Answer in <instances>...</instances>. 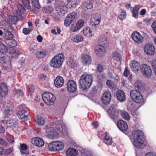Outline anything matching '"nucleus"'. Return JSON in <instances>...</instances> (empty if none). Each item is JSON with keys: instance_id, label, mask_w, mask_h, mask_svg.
Returning a JSON list of instances; mask_svg holds the SVG:
<instances>
[{"instance_id": "obj_1", "label": "nucleus", "mask_w": 156, "mask_h": 156, "mask_svg": "<svg viewBox=\"0 0 156 156\" xmlns=\"http://www.w3.org/2000/svg\"><path fill=\"white\" fill-rule=\"evenodd\" d=\"M132 136L134 139L133 145L137 149H143L146 146L145 137L144 134L140 130H135L133 133Z\"/></svg>"}, {"instance_id": "obj_2", "label": "nucleus", "mask_w": 156, "mask_h": 156, "mask_svg": "<svg viewBox=\"0 0 156 156\" xmlns=\"http://www.w3.org/2000/svg\"><path fill=\"white\" fill-rule=\"evenodd\" d=\"M46 132L50 138H55V136L58 134H63L66 131L65 127L60 124L51 125V126L46 127Z\"/></svg>"}, {"instance_id": "obj_3", "label": "nucleus", "mask_w": 156, "mask_h": 156, "mask_svg": "<svg viewBox=\"0 0 156 156\" xmlns=\"http://www.w3.org/2000/svg\"><path fill=\"white\" fill-rule=\"evenodd\" d=\"M73 2V0H67L66 5L62 2H56L55 3V9L58 14H65L67 12L69 8H70L74 6L73 4L72 3Z\"/></svg>"}, {"instance_id": "obj_4", "label": "nucleus", "mask_w": 156, "mask_h": 156, "mask_svg": "<svg viewBox=\"0 0 156 156\" xmlns=\"http://www.w3.org/2000/svg\"><path fill=\"white\" fill-rule=\"evenodd\" d=\"M92 76L83 73L81 76L79 81L80 87L83 90L90 87L93 81Z\"/></svg>"}, {"instance_id": "obj_5", "label": "nucleus", "mask_w": 156, "mask_h": 156, "mask_svg": "<svg viewBox=\"0 0 156 156\" xmlns=\"http://www.w3.org/2000/svg\"><path fill=\"white\" fill-rule=\"evenodd\" d=\"M64 56L62 53L58 54L55 56L50 62V66L54 68H59L62 65Z\"/></svg>"}, {"instance_id": "obj_6", "label": "nucleus", "mask_w": 156, "mask_h": 156, "mask_svg": "<svg viewBox=\"0 0 156 156\" xmlns=\"http://www.w3.org/2000/svg\"><path fill=\"white\" fill-rule=\"evenodd\" d=\"M130 95L133 101L136 103L141 104L144 101V99L140 92L136 89L131 90Z\"/></svg>"}, {"instance_id": "obj_7", "label": "nucleus", "mask_w": 156, "mask_h": 156, "mask_svg": "<svg viewBox=\"0 0 156 156\" xmlns=\"http://www.w3.org/2000/svg\"><path fill=\"white\" fill-rule=\"evenodd\" d=\"M5 109L4 114L5 117L9 118L12 116L14 113L12 103L10 101H6L4 105Z\"/></svg>"}, {"instance_id": "obj_8", "label": "nucleus", "mask_w": 156, "mask_h": 156, "mask_svg": "<svg viewBox=\"0 0 156 156\" xmlns=\"http://www.w3.org/2000/svg\"><path fill=\"white\" fill-rule=\"evenodd\" d=\"M17 115L19 118L23 121L28 119L27 113V109L25 105H20L17 108Z\"/></svg>"}, {"instance_id": "obj_9", "label": "nucleus", "mask_w": 156, "mask_h": 156, "mask_svg": "<svg viewBox=\"0 0 156 156\" xmlns=\"http://www.w3.org/2000/svg\"><path fill=\"white\" fill-rule=\"evenodd\" d=\"M42 99L44 102L48 105H52L55 100V98L51 93L46 92L42 95Z\"/></svg>"}, {"instance_id": "obj_10", "label": "nucleus", "mask_w": 156, "mask_h": 156, "mask_svg": "<svg viewBox=\"0 0 156 156\" xmlns=\"http://www.w3.org/2000/svg\"><path fill=\"white\" fill-rule=\"evenodd\" d=\"M64 144L62 142L56 141L50 143L48 146L49 151H58L62 150L64 147Z\"/></svg>"}, {"instance_id": "obj_11", "label": "nucleus", "mask_w": 156, "mask_h": 156, "mask_svg": "<svg viewBox=\"0 0 156 156\" xmlns=\"http://www.w3.org/2000/svg\"><path fill=\"white\" fill-rule=\"evenodd\" d=\"M108 111L109 117L115 122V120L117 119L119 117V111L116 109L114 106H111Z\"/></svg>"}, {"instance_id": "obj_12", "label": "nucleus", "mask_w": 156, "mask_h": 156, "mask_svg": "<svg viewBox=\"0 0 156 156\" xmlns=\"http://www.w3.org/2000/svg\"><path fill=\"white\" fill-rule=\"evenodd\" d=\"M84 23L83 20H80L75 23L71 25L70 30L73 32H76L83 26Z\"/></svg>"}, {"instance_id": "obj_13", "label": "nucleus", "mask_w": 156, "mask_h": 156, "mask_svg": "<svg viewBox=\"0 0 156 156\" xmlns=\"http://www.w3.org/2000/svg\"><path fill=\"white\" fill-rule=\"evenodd\" d=\"M111 95L110 92L108 90L105 91L102 97V101L103 103L105 105L109 104L111 101Z\"/></svg>"}, {"instance_id": "obj_14", "label": "nucleus", "mask_w": 156, "mask_h": 156, "mask_svg": "<svg viewBox=\"0 0 156 156\" xmlns=\"http://www.w3.org/2000/svg\"><path fill=\"white\" fill-rule=\"evenodd\" d=\"M67 89L69 92H74L76 90V82L72 80H69L67 83Z\"/></svg>"}, {"instance_id": "obj_15", "label": "nucleus", "mask_w": 156, "mask_h": 156, "mask_svg": "<svg viewBox=\"0 0 156 156\" xmlns=\"http://www.w3.org/2000/svg\"><path fill=\"white\" fill-rule=\"evenodd\" d=\"M76 15L75 12H73L68 15L64 20V25L66 26H69L74 20Z\"/></svg>"}, {"instance_id": "obj_16", "label": "nucleus", "mask_w": 156, "mask_h": 156, "mask_svg": "<svg viewBox=\"0 0 156 156\" xmlns=\"http://www.w3.org/2000/svg\"><path fill=\"white\" fill-rule=\"evenodd\" d=\"M132 39L136 42L139 43L142 42L144 38L140 34V33L137 31L133 32L131 35Z\"/></svg>"}, {"instance_id": "obj_17", "label": "nucleus", "mask_w": 156, "mask_h": 156, "mask_svg": "<svg viewBox=\"0 0 156 156\" xmlns=\"http://www.w3.org/2000/svg\"><path fill=\"white\" fill-rule=\"evenodd\" d=\"M101 16L100 14L96 13L92 15L91 18L90 23L92 26H95L98 25L100 22Z\"/></svg>"}, {"instance_id": "obj_18", "label": "nucleus", "mask_w": 156, "mask_h": 156, "mask_svg": "<svg viewBox=\"0 0 156 156\" xmlns=\"http://www.w3.org/2000/svg\"><path fill=\"white\" fill-rule=\"evenodd\" d=\"M31 143L35 146L39 147L43 146L44 142L43 140L39 137H35L31 140Z\"/></svg>"}, {"instance_id": "obj_19", "label": "nucleus", "mask_w": 156, "mask_h": 156, "mask_svg": "<svg viewBox=\"0 0 156 156\" xmlns=\"http://www.w3.org/2000/svg\"><path fill=\"white\" fill-rule=\"evenodd\" d=\"M117 125L118 128L121 131H125L128 129L127 124L126 122L122 120L118 121Z\"/></svg>"}, {"instance_id": "obj_20", "label": "nucleus", "mask_w": 156, "mask_h": 156, "mask_svg": "<svg viewBox=\"0 0 156 156\" xmlns=\"http://www.w3.org/2000/svg\"><path fill=\"white\" fill-rule=\"evenodd\" d=\"M95 52L98 56L101 57L105 55V51L104 46L99 45L96 47Z\"/></svg>"}, {"instance_id": "obj_21", "label": "nucleus", "mask_w": 156, "mask_h": 156, "mask_svg": "<svg viewBox=\"0 0 156 156\" xmlns=\"http://www.w3.org/2000/svg\"><path fill=\"white\" fill-rule=\"evenodd\" d=\"M139 62L136 61H133L131 62L130 63V66L132 70L135 73H138L139 71Z\"/></svg>"}, {"instance_id": "obj_22", "label": "nucleus", "mask_w": 156, "mask_h": 156, "mask_svg": "<svg viewBox=\"0 0 156 156\" xmlns=\"http://www.w3.org/2000/svg\"><path fill=\"white\" fill-rule=\"evenodd\" d=\"M117 99L120 102H123L126 100V96L124 92L122 90H119L116 93Z\"/></svg>"}, {"instance_id": "obj_23", "label": "nucleus", "mask_w": 156, "mask_h": 156, "mask_svg": "<svg viewBox=\"0 0 156 156\" xmlns=\"http://www.w3.org/2000/svg\"><path fill=\"white\" fill-rule=\"evenodd\" d=\"M78 154V151L73 148H69L66 151V154L67 156H76Z\"/></svg>"}, {"instance_id": "obj_24", "label": "nucleus", "mask_w": 156, "mask_h": 156, "mask_svg": "<svg viewBox=\"0 0 156 156\" xmlns=\"http://www.w3.org/2000/svg\"><path fill=\"white\" fill-rule=\"evenodd\" d=\"M8 94L7 88L6 85L4 83L1 85L0 89V94L2 97L5 96Z\"/></svg>"}, {"instance_id": "obj_25", "label": "nucleus", "mask_w": 156, "mask_h": 156, "mask_svg": "<svg viewBox=\"0 0 156 156\" xmlns=\"http://www.w3.org/2000/svg\"><path fill=\"white\" fill-rule=\"evenodd\" d=\"M54 83L56 87H60L63 85L64 83V80L62 77L58 76L55 79Z\"/></svg>"}, {"instance_id": "obj_26", "label": "nucleus", "mask_w": 156, "mask_h": 156, "mask_svg": "<svg viewBox=\"0 0 156 156\" xmlns=\"http://www.w3.org/2000/svg\"><path fill=\"white\" fill-rule=\"evenodd\" d=\"M135 87L138 89V90H145V84L143 82L138 81L134 84Z\"/></svg>"}, {"instance_id": "obj_27", "label": "nucleus", "mask_w": 156, "mask_h": 156, "mask_svg": "<svg viewBox=\"0 0 156 156\" xmlns=\"http://www.w3.org/2000/svg\"><path fill=\"white\" fill-rule=\"evenodd\" d=\"M155 51V49L152 44L147 45V55H153Z\"/></svg>"}, {"instance_id": "obj_28", "label": "nucleus", "mask_w": 156, "mask_h": 156, "mask_svg": "<svg viewBox=\"0 0 156 156\" xmlns=\"http://www.w3.org/2000/svg\"><path fill=\"white\" fill-rule=\"evenodd\" d=\"M99 42L102 46L107 45L108 42L106 37L105 35H102L99 37Z\"/></svg>"}, {"instance_id": "obj_29", "label": "nucleus", "mask_w": 156, "mask_h": 156, "mask_svg": "<svg viewBox=\"0 0 156 156\" xmlns=\"http://www.w3.org/2000/svg\"><path fill=\"white\" fill-rule=\"evenodd\" d=\"M81 60L83 64L86 65L89 64L91 61V58L90 56L87 55H83L82 58Z\"/></svg>"}, {"instance_id": "obj_30", "label": "nucleus", "mask_w": 156, "mask_h": 156, "mask_svg": "<svg viewBox=\"0 0 156 156\" xmlns=\"http://www.w3.org/2000/svg\"><path fill=\"white\" fill-rule=\"evenodd\" d=\"M105 134V136L104 138V142L107 145H110L112 142V138L109 136L108 133L106 132Z\"/></svg>"}, {"instance_id": "obj_31", "label": "nucleus", "mask_w": 156, "mask_h": 156, "mask_svg": "<svg viewBox=\"0 0 156 156\" xmlns=\"http://www.w3.org/2000/svg\"><path fill=\"white\" fill-rule=\"evenodd\" d=\"M48 53L46 50H42L37 51L36 53L37 57L39 58H42L47 55Z\"/></svg>"}, {"instance_id": "obj_32", "label": "nucleus", "mask_w": 156, "mask_h": 156, "mask_svg": "<svg viewBox=\"0 0 156 156\" xmlns=\"http://www.w3.org/2000/svg\"><path fill=\"white\" fill-rule=\"evenodd\" d=\"M81 156H93L92 152L90 150L83 149L81 150Z\"/></svg>"}, {"instance_id": "obj_33", "label": "nucleus", "mask_w": 156, "mask_h": 156, "mask_svg": "<svg viewBox=\"0 0 156 156\" xmlns=\"http://www.w3.org/2000/svg\"><path fill=\"white\" fill-rule=\"evenodd\" d=\"M67 64L70 67L73 68L76 67L77 66V63L73 61L72 58H70L68 59Z\"/></svg>"}, {"instance_id": "obj_34", "label": "nucleus", "mask_w": 156, "mask_h": 156, "mask_svg": "<svg viewBox=\"0 0 156 156\" xmlns=\"http://www.w3.org/2000/svg\"><path fill=\"white\" fill-rule=\"evenodd\" d=\"M83 32V34L87 37H90L93 35L91 30L88 27H87L84 28Z\"/></svg>"}, {"instance_id": "obj_35", "label": "nucleus", "mask_w": 156, "mask_h": 156, "mask_svg": "<svg viewBox=\"0 0 156 156\" xmlns=\"http://www.w3.org/2000/svg\"><path fill=\"white\" fill-rule=\"evenodd\" d=\"M140 9L139 5L135 6L132 10L133 15L136 18H138V12Z\"/></svg>"}, {"instance_id": "obj_36", "label": "nucleus", "mask_w": 156, "mask_h": 156, "mask_svg": "<svg viewBox=\"0 0 156 156\" xmlns=\"http://www.w3.org/2000/svg\"><path fill=\"white\" fill-rule=\"evenodd\" d=\"M14 94L15 96L17 98L22 97L24 94L23 91L20 89H15L14 91Z\"/></svg>"}, {"instance_id": "obj_37", "label": "nucleus", "mask_w": 156, "mask_h": 156, "mask_svg": "<svg viewBox=\"0 0 156 156\" xmlns=\"http://www.w3.org/2000/svg\"><path fill=\"white\" fill-rule=\"evenodd\" d=\"M36 122L39 125H43L45 123L44 119L40 116H37L35 119Z\"/></svg>"}, {"instance_id": "obj_38", "label": "nucleus", "mask_w": 156, "mask_h": 156, "mask_svg": "<svg viewBox=\"0 0 156 156\" xmlns=\"http://www.w3.org/2000/svg\"><path fill=\"white\" fill-rule=\"evenodd\" d=\"M13 27L12 25L7 24L5 27L4 29L6 31L8 32L9 34L12 36L11 32L13 30Z\"/></svg>"}, {"instance_id": "obj_39", "label": "nucleus", "mask_w": 156, "mask_h": 156, "mask_svg": "<svg viewBox=\"0 0 156 156\" xmlns=\"http://www.w3.org/2000/svg\"><path fill=\"white\" fill-rule=\"evenodd\" d=\"M121 115L122 118L125 120L129 121L130 119V117L129 113L126 111H122Z\"/></svg>"}, {"instance_id": "obj_40", "label": "nucleus", "mask_w": 156, "mask_h": 156, "mask_svg": "<svg viewBox=\"0 0 156 156\" xmlns=\"http://www.w3.org/2000/svg\"><path fill=\"white\" fill-rule=\"evenodd\" d=\"M8 19L12 23H14L19 21L18 17L16 16H9L8 17Z\"/></svg>"}, {"instance_id": "obj_41", "label": "nucleus", "mask_w": 156, "mask_h": 156, "mask_svg": "<svg viewBox=\"0 0 156 156\" xmlns=\"http://www.w3.org/2000/svg\"><path fill=\"white\" fill-rule=\"evenodd\" d=\"M83 40V38L81 35L78 34L74 36L73 41L75 42H79Z\"/></svg>"}, {"instance_id": "obj_42", "label": "nucleus", "mask_w": 156, "mask_h": 156, "mask_svg": "<svg viewBox=\"0 0 156 156\" xmlns=\"http://www.w3.org/2000/svg\"><path fill=\"white\" fill-rule=\"evenodd\" d=\"M146 64H142L140 67V69L142 73L145 76H146Z\"/></svg>"}, {"instance_id": "obj_43", "label": "nucleus", "mask_w": 156, "mask_h": 156, "mask_svg": "<svg viewBox=\"0 0 156 156\" xmlns=\"http://www.w3.org/2000/svg\"><path fill=\"white\" fill-rule=\"evenodd\" d=\"M16 123V121L13 119H10L7 120L6 122V124L8 127H11Z\"/></svg>"}, {"instance_id": "obj_44", "label": "nucleus", "mask_w": 156, "mask_h": 156, "mask_svg": "<svg viewBox=\"0 0 156 156\" xmlns=\"http://www.w3.org/2000/svg\"><path fill=\"white\" fill-rule=\"evenodd\" d=\"M138 108L135 105H132L130 108L132 115L135 116L136 115L135 112L138 110Z\"/></svg>"}, {"instance_id": "obj_45", "label": "nucleus", "mask_w": 156, "mask_h": 156, "mask_svg": "<svg viewBox=\"0 0 156 156\" xmlns=\"http://www.w3.org/2000/svg\"><path fill=\"white\" fill-rule=\"evenodd\" d=\"M112 58L113 59L117 61H120L121 58V57L120 54L117 52H115L113 54Z\"/></svg>"}, {"instance_id": "obj_46", "label": "nucleus", "mask_w": 156, "mask_h": 156, "mask_svg": "<svg viewBox=\"0 0 156 156\" xmlns=\"http://www.w3.org/2000/svg\"><path fill=\"white\" fill-rule=\"evenodd\" d=\"M22 2L25 7L27 9L31 10L30 3L28 0H22Z\"/></svg>"}, {"instance_id": "obj_47", "label": "nucleus", "mask_w": 156, "mask_h": 156, "mask_svg": "<svg viewBox=\"0 0 156 156\" xmlns=\"http://www.w3.org/2000/svg\"><path fill=\"white\" fill-rule=\"evenodd\" d=\"M31 3L33 6L35 8L39 9L40 8V5L39 3L38 0H32Z\"/></svg>"}, {"instance_id": "obj_48", "label": "nucleus", "mask_w": 156, "mask_h": 156, "mask_svg": "<svg viewBox=\"0 0 156 156\" xmlns=\"http://www.w3.org/2000/svg\"><path fill=\"white\" fill-rule=\"evenodd\" d=\"M20 150L22 154H25L23 152V151H25L27 149V147L24 144H21L20 146Z\"/></svg>"}, {"instance_id": "obj_49", "label": "nucleus", "mask_w": 156, "mask_h": 156, "mask_svg": "<svg viewBox=\"0 0 156 156\" xmlns=\"http://www.w3.org/2000/svg\"><path fill=\"white\" fill-rule=\"evenodd\" d=\"M84 5L87 9H91L93 7L92 3L91 1L85 2L84 3Z\"/></svg>"}, {"instance_id": "obj_50", "label": "nucleus", "mask_w": 156, "mask_h": 156, "mask_svg": "<svg viewBox=\"0 0 156 156\" xmlns=\"http://www.w3.org/2000/svg\"><path fill=\"white\" fill-rule=\"evenodd\" d=\"M7 50L6 46L2 43L0 42V51L4 52H6Z\"/></svg>"}, {"instance_id": "obj_51", "label": "nucleus", "mask_w": 156, "mask_h": 156, "mask_svg": "<svg viewBox=\"0 0 156 156\" xmlns=\"http://www.w3.org/2000/svg\"><path fill=\"white\" fill-rule=\"evenodd\" d=\"M126 13L125 12H121L120 14L118 16L119 18L121 20H122L125 19L126 16Z\"/></svg>"}, {"instance_id": "obj_52", "label": "nucleus", "mask_w": 156, "mask_h": 156, "mask_svg": "<svg viewBox=\"0 0 156 156\" xmlns=\"http://www.w3.org/2000/svg\"><path fill=\"white\" fill-rule=\"evenodd\" d=\"M6 62L4 54L2 53H0V62L1 63H5Z\"/></svg>"}, {"instance_id": "obj_53", "label": "nucleus", "mask_w": 156, "mask_h": 156, "mask_svg": "<svg viewBox=\"0 0 156 156\" xmlns=\"http://www.w3.org/2000/svg\"><path fill=\"white\" fill-rule=\"evenodd\" d=\"M104 67L102 64H99L98 65L97 67V70L99 73H102L104 70Z\"/></svg>"}, {"instance_id": "obj_54", "label": "nucleus", "mask_w": 156, "mask_h": 156, "mask_svg": "<svg viewBox=\"0 0 156 156\" xmlns=\"http://www.w3.org/2000/svg\"><path fill=\"white\" fill-rule=\"evenodd\" d=\"M0 144L4 147H6L8 146V143L4 140L0 138Z\"/></svg>"}, {"instance_id": "obj_55", "label": "nucleus", "mask_w": 156, "mask_h": 156, "mask_svg": "<svg viewBox=\"0 0 156 156\" xmlns=\"http://www.w3.org/2000/svg\"><path fill=\"white\" fill-rule=\"evenodd\" d=\"M147 77H149L151 75L152 71L150 67L147 65Z\"/></svg>"}, {"instance_id": "obj_56", "label": "nucleus", "mask_w": 156, "mask_h": 156, "mask_svg": "<svg viewBox=\"0 0 156 156\" xmlns=\"http://www.w3.org/2000/svg\"><path fill=\"white\" fill-rule=\"evenodd\" d=\"M17 7L18 11L20 13L23 12L25 10V9L23 7V6L21 5H18Z\"/></svg>"}, {"instance_id": "obj_57", "label": "nucleus", "mask_w": 156, "mask_h": 156, "mask_svg": "<svg viewBox=\"0 0 156 156\" xmlns=\"http://www.w3.org/2000/svg\"><path fill=\"white\" fill-rule=\"evenodd\" d=\"M52 9L50 6H47L44 9V10L45 12L47 13H50L52 11Z\"/></svg>"}, {"instance_id": "obj_58", "label": "nucleus", "mask_w": 156, "mask_h": 156, "mask_svg": "<svg viewBox=\"0 0 156 156\" xmlns=\"http://www.w3.org/2000/svg\"><path fill=\"white\" fill-rule=\"evenodd\" d=\"M28 92L31 94L33 93L34 89L33 86L32 85H30L28 87Z\"/></svg>"}, {"instance_id": "obj_59", "label": "nucleus", "mask_w": 156, "mask_h": 156, "mask_svg": "<svg viewBox=\"0 0 156 156\" xmlns=\"http://www.w3.org/2000/svg\"><path fill=\"white\" fill-rule=\"evenodd\" d=\"M151 64L154 70H156V59H153L151 62Z\"/></svg>"}, {"instance_id": "obj_60", "label": "nucleus", "mask_w": 156, "mask_h": 156, "mask_svg": "<svg viewBox=\"0 0 156 156\" xmlns=\"http://www.w3.org/2000/svg\"><path fill=\"white\" fill-rule=\"evenodd\" d=\"M124 75L126 77H127L128 76L129 74V72L128 69V68L127 67L126 68L125 71L124 72Z\"/></svg>"}, {"instance_id": "obj_61", "label": "nucleus", "mask_w": 156, "mask_h": 156, "mask_svg": "<svg viewBox=\"0 0 156 156\" xmlns=\"http://www.w3.org/2000/svg\"><path fill=\"white\" fill-rule=\"evenodd\" d=\"M152 27L154 32L156 34V20L155 21L152 25Z\"/></svg>"}, {"instance_id": "obj_62", "label": "nucleus", "mask_w": 156, "mask_h": 156, "mask_svg": "<svg viewBox=\"0 0 156 156\" xmlns=\"http://www.w3.org/2000/svg\"><path fill=\"white\" fill-rule=\"evenodd\" d=\"M23 32L25 34H28L30 33V31L29 29L25 28H23Z\"/></svg>"}, {"instance_id": "obj_63", "label": "nucleus", "mask_w": 156, "mask_h": 156, "mask_svg": "<svg viewBox=\"0 0 156 156\" xmlns=\"http://www.w3.org/2000/svg\"><path fill=\"white\" fill-rule=\"evenodd\" d=\"M9 43H10V45L12 47H14L16 45V42L15 40H12Z\"/></svg>"}, {"instance_id": "obj_64", "label": "nucleus", "mask_w": 156, "mask_h": 156, "mask_svg": "<svg viewBox=\"0 0 156 156\" xmlns=\"http://www.w3.org/2000/svg\"><path fill=\"white\" fill-rule=\"evenodd\" d=\"M12 149L11 148H9L5 150V154L7 155L10 154L12 151Z\"/></svg>"}]
</instances>
